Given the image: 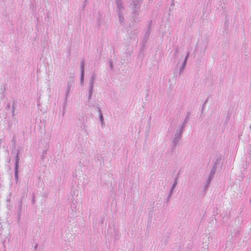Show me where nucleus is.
<instances>
[{"label":"nucleus","mask_w":251,"mask_h":251,"mask_svg":"<svg viewBox=\"0 0 251 251\" xmlns=\"http://www.w3.org/2000/svg\"><path fill=\"white\" fill-rule=\"evenodd\" d=\"M84 74V62L82 61L81 62V78L83 79V77Z\"/></svg>","instance_id":"f257e3e1"},{"label":"nucleus","mask_w":251,"mask_h":251,"mask_svg":"<svg viewBox=\"0 0 251 251\" xmlns=\"http://www.w3.org/2000/svg\"><path fill=\"white\" fill-rule=\"evenodd\" d=\"M18 159H17V161H16V169L18 168Z\"/></svg>","instance_id":"f03ea898"},{"label":"nucleus","mask_w":251,"mask_h":251,"mask_svg":"<svg viewBox=\"0 0 251 251\" xmlns=\"http://www.w3.org/2000/svg\"><path fill=\"white\" fill-rule=\"evenodd\" d=\"M100 117H101V120H102V115H101Z\"/></svg>","instance_id":"7ed1b4c3"}]
</instances>
